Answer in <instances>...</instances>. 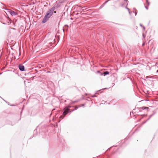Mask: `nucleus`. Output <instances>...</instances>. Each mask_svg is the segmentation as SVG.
<instances>
[{
    "label": "nucleus",
    "mask_w": 158,
    "mask_h": 158,
    "mask_svg": "<svg viewBox=\"0 0 158 158\" xmlns=\"http://www.w3.org/2000/svg\"><path fill=\"white\" fill-rule=\"evenodd\" d=\"M109 73V72L106 71V72H105L103 73V74H104V75L105 76L106 75L108 74Z\"/></svg>",
    "instance_id": "nucleus-6"
},
{
    "label": "nucleus",
    "mask_w": 158,
    "mask_h": 158,
    "mask_svg": "<svg viewBox=\"0 0 158 158\" xmlns=\"http://www.w3.org/2000/svg\"><path fill=\"white\" fill-rule=\"evenodd\" d=\"M19 69L22 71H23L24 70V66L22 64H19Z\"/></svg>",
    "instance_id": "nucleus-4"
},
{
    "label": "nucleus",
    "mask_w": 158,
    "mask_h": 158,
    "mask_svg": "<svg viewBox=\"0 0 158 158\" xmlns=\"http://www.w3.org/2000/svg\"><path fill=\"white\" fill-rule=\"evenodd\" d=\"M127 4L126 1L123 0V1L121 3L120 6H119L120 8L122 7L124 8L125 10L127 11L130 14L129 9L126 7Z\"/></svg>",
    "instance_id": "nucleus-2"
},
{
    "label": "nucleus",
    "mask_w": 158,
    "mask_h": 158,
    "mask_svg": "<svg viewBox=\"0 0 158 158\" xmlns=\"http://www.w3.org/2000/svg\"><path fill=\"white\" fill-rule=\"evenodd\" d=\"M84 104H82V105H81V106H84Z\"/></svg>",
    "instance_id": "nucleus-7"
},
{
    "label": "nucleus",
    "mask_w": 158,
    "mask_h": 158,
    "mask_svg": "<svg viewBox=\"0 0 158 158\" xmlns=\"http://www.w3.org/2000/svg\"><path fill=\"white\" fill-rule=\"evenodd\" d=\"M64 109L65 110H64V111L63 112V114L64 115H65L67 114V113H68V111L69 110V107H66L64 108Z\"/></svg>",
    "instance_id": "nucleus-3"
},
{
    "label": "nucleus",
    "mask_w": 158,
    "mask_h": 158,
    "mask_svg": "<svg viewBox=\"0 0 158 158\" xmlns=\"http://www.w3.org/2000/svg\"><path fill=\"white\" fill-rule=\"evenodd\" d=\"M54 10V9L52 8L47 12L43 20L42 23H45L48 20V19L52 15Z\"/></svg>",
    "instance_id": "nucleus-1"
},
{
    "label": "nucleus",
    "mask_w": 158,
    "mask_h": 158,
    "mask_svg": "<svg viewBox=\"0 0 158 158\" xmlns=\"http://www.w3.org/2000/svg\"><path fill=\"white\" fill-rule=\"evenodd\" d=\"M10 14L12 15V16H15L16 15H18V13L14 11L13 10H11L10 11Z\"/></svg>",
    "instance_id": "nucleus-5"
}]
</instances>
